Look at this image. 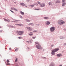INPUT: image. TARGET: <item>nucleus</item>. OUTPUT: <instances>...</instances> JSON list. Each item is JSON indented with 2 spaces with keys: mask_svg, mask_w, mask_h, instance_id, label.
<instances>
[{
  "mask_svg": "<svg viewBox=\"0 0 66 66\" xmlns=\"http://www.w3.org/2000/svg\"><path fill=\"white\" fill-rule=\"evenodd\" d=\"M59 49L58 48H56L55 49H53L52 50V52H51V54L52 55H54V54H55V52H56L58 50H59Z\"/></svg>",
  "mask_w": 66,
  "mask_h": 66,
  "instance_id": "1",
  "label": "nucleus"
},
{
  "mask_svg": "<svg viewBox=\"0 0 66 66\" xmlns=\"http://www.w3.org/2000/svg\"><path fill=\"white\" fill-rule=\"evenodd\" d=\"M36 45V48L37 49H42V47L40 46L39 44L37 42H35Z\"/></svg>",
  "mask_w": 66,
  "mask_h": 66,
  "instance_id": "2",
  "label": "nucleus"
},
{
  "mask_svg": "<svg viewBox=\"0 0 66 66\" xmlns=\"http://www.w3.org/2000/svg\"><path fill=\"white\" fill-rule=\"evenodd\" d=\"M16 32L19 35H22V34H23L24 32H23V31H16Z\"/></svg>",
  "mask_w": 66,
  "mask_h": 66,
  "instance_id": "3",
  "label": "nucleus"
},
{
  "mask_svg": "<svg viewBox=\"0 0 66 66\" xmlns=\"http://www.w3.org/2000/svg\"><path fill=\"white\" fill-rule=\"evenodd\" d=\"M64 23H65L64 21H63V20H59L58 22V23L59 24H62Z\"/></svg>",
  "mask_w": 66,
  "mask_h": 66,
  "instance_id": "4",
  "label": "nucleus"
},
{
  "mask_svg": "<svg viewBox=\"0 0 66 66\" xmlns=\"http://www.w3.org/2000/svg\"><path fill=\"white\" fill-rule=\"evenodd\" d=\"M55 29V27H52L50 29V31L51 32H53Z\"/></svg>",
  "mask_w": 66,
  "mask_h": 66,
  "instance_id": "5",
  "label": "nucleus"
},
{
  "mask_svg": "<svg viewBox=\"0 0 66 66\" xmlns=\"http://www.w3.org/2000/svg\"><path fill=\"white\" fill-rule=\"evenodd\" d=\"M6 62H7V64H6L7 65H10L11 64L10 63H9V62H10V61L9 60H7Z\"/></svg>",
  "mask_w": 66,
  "mask_h": 66,
  "instance_id": "6",
  "label": "nucleus"
},
{
  "mask_svg": "<svg viewBox=\"0 0 66 66\" xmlns=\"http://www.w3.org/2000/svg\"><path fill=\"white\" fill-rule=\"evenodd\" d=\"M45 23L46 24H47V25H48L49 24H50V22L48 21H47Z\"/></svg>",
  "mask_w": 66,
  "mask_h": 66,
  "instance_id": "7",
  "label": "nucleus"
},
{
  "mask_svg": "<svg viewBox=\"0 0 66 66\" xmlns=\"http://www.w3.org/2000/svg\"><path fill=\"white\" fill-rule=\"evenodd\" d=\"M55 65L53 63H51V64H50V66H54Z\"/></svg>",
  "mask_w": 66,
  "mask_h": 66,
  "instance_id": "8",
  "label": "nucleus"
},
{
  "mask_svg": "<svg viewBox=\"0 0 66 66\" xmlns=\"http://www.w3.org/2000/svg\"><path fill=\"white\" fill-rule=\"evenodd\" d=\"M27 29H28V30H29V31H31V30H32V28H31L30 27H27Z\"/></svg>",
  "mask_w": 66,
  "mask_h": 66,
  "instance_id": "9",
  "label": "nucleus"
},
{
  "mask_svg": "<svg viewBox=\"0 0 66 66\" xmlns=\"http://www.w3.org/2000/svg\"><path fill=\"white\" fill-rule=\"evenodd\" d=\"M11 9L12 10H15L16 11H18L17 9H15V8H14V7L11 8Z\"/></svg>",
  "mask_w": 66,
  "mask_h": 66,
  "instance_id": "10",
  "label": "nucleus"
},
{
  "mask_svg": "<svg viewBox=\"0 0 66 66\" xmlns=\"http://www.w3.org/2000/svg\"><path fill=\"white\" fill-rule=\"evenodd\" d=\"M45 5V4H42L40 5V6L41 7H44Z\"/></svg>",
  "mask_w": 66,
  "mask_h": 66,
  "instance_id": "11",
  "label": "nucleus"
},
{
  "mask_svg": "<svg viewBox=\"0 0 66 66\" xmlns=\"http://www.w3.org/2000/svg\"><path fill=\"white\" fill-rule=\"evenodd\" d=\"M62 54H57V56H62Z\"/></svg>",
  "mask_w": 66,
  "mask_h": 66,
  "instance_id": "12",
  "label": "nucleus"
},
{
  "mask_svg": "<svg viewBox=\"0 0 66 66\" xmlns=\"http://www.w3.org/2000/svg\"><path fill=\"white\" fill-rule=\"evenodd\" d=\"M11 21L13 22H18V20H13V21Z\"/></svg>",
  "mask_w": 66,
  "mask_h": 66,
  "instance_id": "13",
  "label": "nucleus"
},
{
  "mask_svg": "<svg viewBox=\"0 0 66 66\" xmlns=\"http://www.w3.org/2000/svg\"><path fill=\"white\" fill-rule=\"evenodd\" d=\"M4 20L5 21H10V20H9V19L7 20V19H4Z\"/></svg>",
  "mask_w": 66,
  "mask_h": 66,
  "instance_id": "14",
  "label": "nucleus"
},
{
  "mask_svg": "<svg viewBox=\"0 0 66 66\" xmlns=\"http://www.w3.org/2000/svg\"><path fill=\"white\" fill-rule=\"evenodd\" d=\"M66 4V3H63V4H62V6H64Z\"/></svg>",
  "mask_w": 66,
  "mask_h": 66,
  "instance_id": "15",
  "label": "nucleus"
},
{
  "mask_svg": "<svg viewBox=\"0 0 66 66\" xmlns=\"http://www.w3.org/2000/svg\"><path fill=\"white\" fill-rule=\"evenodd\" d=\"M40 9H34V10H36L37 11H39V10H40Z\"/></svg>",
  "mask_w": 66,
  "mask_h": 66,
  "instance_id": "16",
  "label": "nucleus"
},
{
  "mask_svg": "<svg viewBox=\"0 0 66 66\" xmlns=\"http://www.w3.org/2000/svg\"><path fill=\"white\" fill-rule=\"evenodd\" d=\"M20 13L22 15H24V13L22 12L21 11L20 12Z\"/></svg>",
  "mask_w": 66,
  "mask_h": 66,
  "instance_id": "17",
  "label": "nucleus"
},
{
  "mask_svg": "<svg viewBox=\"0 0 66 66\" xmlns=\"http://www.w3.org/2000/svg\"><path fill=\"white\" fill-rule=\"evenodd\" d=\"M20 5H22V6H24V5H25V4H24V3H20Z\"/></svg>",
  "mask_w": 66,
  "mask_h": 66,
  "instance_id": "18",
  "label": "nucleus"
},
{
  "mask_svg": "<svg viewBox=\"0 0 66 66\" xmlns=\"http://www.w3.org/2000/svg\"><path fill=\"white\" fill-rule=\"evenodd\" d=\"M30 20H29L28 19H26V22H30Z\"/></svg>",
  "mask_w": 66,
  "mask_h": 66,
  "instance_id": "19",
  "label": "nucleus"
},
{
  "mask_svg": "<svg viewBox=\"0 0 66 66\" xmlns=\"http://www.w3.org/2000/svg\"><path fill=\"white\" fill-rule=\"evenodd\" d=\"M44 19H48V17H44Z\"/></svg>",
  "mask_w": 66,
  "mask_h": 66,
  "instance_id": "20",
  "label": "nucleus"
},
{
  "mask_svg": "<svg viewBox=\"0 0 66 66\" xmlns=\"http://www.w3.org/2000/svg\"><path fill=\"white\" fill-rule=\"evenodd\" d=\"M18 61V59L17 58H16V60H15V62H16L17 61Z\"/></svg>",
  "mask_w": 66,
  "mask_h": 66,
  "instance_id": "21",
  "label": "nucleus"
},
{
  "mask_svg": "<svg viewBox=\"0 0 66 66\" xmlns=\"http://www.w3.org/2000/svg\"><path fill=\"white\" fill-rule=\"evenodd\" d=\"M60 1H56V2L57 3H60Z\"/></svg>",
  "mask_w": 66,
  "mask_h": 66,
  "instance_id": "22",
  "label": "nucleus"
},
{
  "mask_svg": "<svg viewBox=\"0 0 66 66\" xmlns=\"http://www.w3.org/2000/svg\"><path fill=\"white\" fill-rule=\"evenodd\" d=\"M29 25H32L33 26L34 25V24L33 23H29Z\"/></svg>",
  "mask_w": 66,
  "mask_h": 66,
  "instance_id": "23",
  "label": "nucleus"
},
{
  "mask_svg": "<svg viewBox=\"0 0 66 66\" xmlns=\"http://www.w3.org/2000/svg\"><path fill=\"white\" fill-rule=\"evenodd\" d=\"M49 5H52V3L51 2H50L49 3Z\"/></svg>",
  "mask_w": 66,
  "mask_h": 66,
  "instance_id": "24",
  "label": "nucleus"
},
{
  "mask_svg": "<svg viewBox=\"0 0 66 66\" xmlns=\"http://www.w3.org/2000/svg\"><path fill=\"white\" fill-rule=\"evenodd\" d=\"M18 48H16V49L15 50V51H18Z\"/></svg>",
  "mask_w": 66,
  "mask_h": 66,
  "instance_id": "25",
  "label": "nucleus"
},
{
  "mask_svg": "<svg viewBox=\"0 0 66 66\" xmlns=\"http://www.w3.org/2000/svg\"><path fill=\"white\" fill-rule=\"evenodd\" d=\"M17 26H21L22 24H17Z\"/></svg>",
  "mask_w": 66,
  "mask_h": 66,
  "instance_id": "26",
  "label": "nucleus"
},
{
  "mask_svg": "<svg viewBox=\"0 0 66 66\" xmlns=\"http://www.w3.org/2000/svg\"><path fill=\"white\" fill-rule=\"evenodd\" d=\"M60 38L61 39H63V37H60Z\"/></svg>",
  "mask_w": 66,
  "mask_h": 66,
  "instance_id": "27",
  "label": "nucleus"
},
{
  "mask_svg": "<svg viewBox=\"0 0 66 66\" xmlns=\"http://www.w3.org/2000/svg\"><path fill=\"white\" fill-rule=\"evenodd\" d=\"M37 3L39 4H40V3L39 2H37Z\"/></svg>",
  "mask_w": 66,
  "mask_h": 66,
  "instance_id": "28",
  "label": "nucleus"
},
{
  "mask_svg": "<svg viewBox=\"0 0 66 66\" xmlns=\"http://www.w3.org/2000/svg\"><path fill=\"white\" fill-rule=\"evenodd\" d=\"M34 5H35V4L34 5H30V6H31V7H33Z\"/></svg>",
  "mask_w": 66,
  "mask_h": 66,
  "instance_id": "29",
  "label": "nucleus"
},
{
  "mask_svg": "<svg viewBox=\"0 0 66 66\" xmlns=\"http://www.w3.org/2000/svg\"><path fill=\"white\" fill-rule=\"evenodd\" d=\"M29 35H30V36H31V35H33V34H29Z\"/></svg>",
  "mask_w": 66,
  "mask_h": 66,
  "instance_id": "30",
  "label": "nucleus"
},
{
  "mask_svg": "<svg viewBox=\"0 0 66 66\" xmlns=\"http://www.w3.org/2000/svg\"><path fill=\"white\" fill-rule=\"evenodd\" d=\"M18 38H19V39H20V38H22V37H19Z\"/></svg>",
  "mask_w": 66,
  "mask_h": 66,
  "instance_id": "31",
  "label": "nucleus"
},
{
  "mask_svg": "<svg viewBox=\"0 0 66 66\" xmlns=\"http://www.w3.org/2000/svg\"><path fill=\"white\" fill-rule=\"evenodd\" d=\"M65 1V0H62V2H64Z\"/></svg>",
  "mask_w": 66,
  "mask_h": 66,
  "instance_id": "32",
  "label": "nucleus"
},
{
  "mask_svg": "<svg viewBox=\"0 0 66 66\" xmlns=\"http://www.w3.org/2000/svg\"><path fill=\"white\" fill-rule=\"evenodd\" d=\"M33 32H37V31H34Z\"/></svg>",
  "mask_w": 66,
  "mask_h": 66,
  "instance_id": "33",
  "label": "nucleus"
},
{
  "mask_svg": "<svg viewBox=\"0 0 66 66\" xmlns=\"http://www.w3.org/2000/svg\"><path fill=\"white\" fill-rule=\"evenodd\" d=\"M10 11L11 12H12V13H14V12H13V11H11V10H10Z\"/></svg>",
  "mask_w": 66,
  "mask_h": 66,
  "instance_id": "34",
  "label": "nucleus"
},
{
  "mask_svg": "<svg viewBox=\"0 0 66 66\" xmlns=\"http://www.w3.org/2000/svg\"><path fill=\"white\" fill-rule=\"evenodd\" d=\"M36 37H32V38H33V39H35Z\"/></svg>",
  "mask_w": 66,
  "mask_h": 66,
  "instance_id": "35",
  "label": "nucleus"
},
{
  "mask_svg": "<svg viewBox=\"0 0 66 66\" xmlns=\"http://www.w3.org/2000/svg\"><path fill=\"white\" fill-rule=\"evenodd\" d=\"M54 46V45H51V47H53Z\"/></svg>",
  "mask_w": 66,
  "mask_h": 66,
  "instance_id": "36",
  "label": "nucleus"
},
{
  "mask_svg": "<svg viewBox=\"0 0 66 66\" xmlns=\"http://www.w3.org/2000/svg\"><path fill=\"white\" fill-rule=\"evenodd\" d=\"M43 59H46V58L45 57H43Z\"/></svg>",
  "mask_w": 66,
  "mask_h": 66,
  "instance_id": "37",
  "label": "nucleus"
},
{
  "mask_svg": "<svg viewBox=\"0 0 66 66\" xmlns=\"http://www.w3.org/2000/svg\"><path fill=\"white\" fill-rule=\"evenodd\" d=\"M35 5H38L37 3H36V4H35Z\"/></svg>",
  "mask_w": 66,
  "mask_h": 66,
  "instance_id": "38",
  "label": "nucleus"
},
{
  "mask_svg": "<svg viewBox=\"0 0 66 66\" xmlns=\"http://www.w3.org/2000/svg\"><path fill=\"white\" fill-rule=\"evenodd\" d=\"M11 48H10V50H11Z\"/></svg>",
  "mask_w": 66,
  "mask_h": 66,
  "instance_id": "39",
  "label": "nucleus"
},
{
  "mask_svg": "<svg viewBox=\"0 0 66 66\" xmlns=\"http://www.w3.org/2000/svg\"><path fill=\"white\" fill-rule=\"evenodd\" d=\"M28 43H29V42L28 41H26Z\"/></svg>",
  "mask_w": 66,
  "mask_h": 66,
  "instance_id": "40",
  "label": "nucleus"
},
{
  "mask_svg": "<svg viewBox=\"0 0 66 66\" xmlns=\"http://www.w3.org/2000/svg\"><path fill=\"white\" fill-rule=\"evenodd\" d=\"M16 66H19V65H16Z\"/></svg>",
  "mask_w": 66,
  "mask_h": 66,
  "instance_id": "41",
  "label": "nucleus"
},
{
  "mask_svg": "<svg viewBox=\"0 0 66 66\" xmlns=\"http://www.w3.org/2000/svg\"><path fill=\"white\" fill-rule=\"evenodd\" d=\"M27 1L28 2H29V1H30L29 0H27Z\"/></svg>",
  "mask_w": 66,
  "mask_h": 66,
  "instance_id": "42",
  "label": "nucleus"
},
{
  "mask_svg": "<svg viewBox=\"0 0 66 66\" xmlns=\"http://www.w3.org/2000/svg\"><path fill=\"white\" fill-rule=\"evenodd\" d=\"M21 17V18H23L22 16Z\"/></svg>",
  "mask_w": 66,
  "mask_h": 66,
  "instance_id": "43",
  "label": "nucleus"
},
{
  "mask_svg": "<svg viewBox=\"0 0 66 66\" xmlns=\"http://www.w3.org/2000/svg\"><path fill=\"white\" fill-rule=\"evenodd\" d=\"M62 66V65H60V66Z\"/></svg>",
  "mask_w": 66,
  "mask_h": 66,
  "instance_id": "44",
  "label": "nucleus"
},
{
  "mask_svg": "<svg viewBox=\"0 0 66 66\" xmlns=\"http://www.w3.org/2000/svg\"><path fill=\"white\" fill-rule=\"evenodd\" d=\"M14 3H16V2H14Z\"/></svg>",
  "mask_w": 66,
  "mask_h": 66,
  "instance_id": "45",
  "label": "nucleus"
},
{
  "mask_svg": "<svg viewBox=\"0 0 66 66\" xmlns=\"http://www.w3.org/2000/svg\"><path fill=\"white\" fill-rule=\"evenodd\" d=\"M0 32H2V31H0Z\"/></svg>",
  "mask_w": 66,
  "mask_h": 66,
  "instance_id": "46",
  "label": "nucleus"
},
{
  "mask_svg": "<svg viewBox=\"0 0 66 66\" xmlns=\"http://www.w3.org/2000/svg\"><path fill=\"white\" fill-rule=\"evenodd\" d=\"M0 12H1L0 11Z\"/></svg>",
  "mask_w": 66,
  "mask_h": 66,
  "instance_id": "47",
  "label": "nucleus"
}]
</instances>
